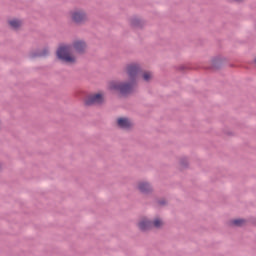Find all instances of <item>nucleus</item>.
I'll return each mask as SVG.
<instances>
[{"label": "nucleus", "mask_w": 256, "mask_h": 256, "mask_svg": "<svg viewBox=\"0 0 256 256\" xmlns=\"http://www.w3.org/2000/svg\"><path fill=\"white\" fill-rule=\"evenodd\" d=\"M87 44L82 40H76L72 45H61L57 50V57L64 61V63H76L77 55L85 53Z\"/></svg>", "instance_id": "nucleus-1"}, {"label": "nucleus", "mask_w": 256, "mask_h": 256, "mask_svg": "<svg viewBox=\"0 0 256 256\" xmlns=\"http://www.w3.org/2000/svg\"><path fill=\"white\" fill-rule=\"evenodd\" d=\"M127 75L130 79L128 83L123 82H111L109 84L110 91H119L122 95L127 93H131L133 91V87H135V83L137 79H139V75H141V69L137 64H131L127 66Z\"/></svg>", "instance_id": "nucleus-2"}, {"label": "nucleus", "mask_w": 256, "mask_h": 256, "mask_svg": "<svg viewBox=\"0 0 256 256\" xmlns=\"http://www.w3.org/2000/svg\"><path fill=\"white\" fill-rule=\"evenodd\" d=\"M138 227L141 231H149V229H153V227H156V229H159L163 227V221L157 218L152 223L151 221L144 218L139 222Z\"/></svg>", "instance_id": "nucleus-3"}, {"label": "nucleus", "mask_w": 256, "mask_h": 256, "mask_svg": "<svg viewBox=\"0 0 256 256\" xmlns=\"http://www.w3.org/2000/svg\"><path fill=\"white\" fill-rule=\"evenodd\" d=\"M70 17L74 23H85L87 21V13L81 9H77L70 12Z\"/></svg>", "instance_id": "nucleus-4"}, {"label": "nucleus", "mask_w": 256, "mask_h": 256, "mask_svg": "<svg viewBox=\"0 0 256 256\" xmlns=\"http://www.w3.org/2000/svg\"><path fill=\"white\" fill-rule=\"evenodd\" d=\"M103 101V94H92L85 98L84 103L88 107L91 105H100V103Z\"/></svg>", "instance_id": "nucleus-5"}, {"label": "nucleus", "mask_w": 256, "mask_h": 256, "mask_svg": "<svg viewBox=\"0 0 256 256\" xmlns=\"http://www.w3.org/2000/svg\"><path fill=\"white\" fill-rule=\"evenodd\" d=\"M117 124L121 127V129H129L133 126V122H131L129 118H119L117 120Z\"/></svg>", "instance_id": "nucleus-6"}, {"label": "nucleus", "mask_w": 256, "mask_h": 256, "mask_svg": "<svg viewBox=\"0 0 256 256\" xmlns=\"http://www.w3.org/2000/svg\"><path fill=\"white\" fill-rule=\"evenodd\" d=\"M138 189L141 193H149L151 191V185L147 182H139Z\"/></svg>", "instance_id": "nucleus-7"}, {"label": "nucleus", "mask_w": 256, "mask_h": 256, "mask_svg": "<svg viewBox=\"0 0 256 256\" xmlns=\"http://www.w3.org/2000/svg\"><path fill=\"white\" fill-rule=\"evenodd\" d=\"M9 25L12 29H19V27L23 25V22H21V20L13 19L9 21Z\"/></svg>", "instance_id": "nucleus-8"}, {"label": "nucleus", "mask_w": 256, "mask_h": 256, "mask_svg": "<svg viewBox=\"0 0 256 256\" xmlns=\"http://www.w3.org/2000/svg\"><path fill=\"white\" fill-rule=\"evenodd\" d=\"M231 225H234L235 227H243V225H245V220L243 219L232 220Z\"/></svg>", "instance_id": "nucleus-9"}, {"label": "nucleus", "mask_w": 256, "mask_h": 256, "mask_svg": "<svg viewBox=\"0 0 256 256\" xmlns=\"http://www.w3.org/2000/svg\"><path fill=\"white\" fill-rule=\"evenodd\" d=\"M142 78L144 81H151V79H153V74L151 72H144Z\"/></svg>", "instance_id": "nucleus-10"}, {"label": "nucleus", "mask_w": 256, "mask_h": 256, "mask_svg": "<svg viewBox=\"0 0 256 256\" xmlns=\"http://www.w3.org/2000/svg\"><path fill=\"white\" fill-rule=\"evenodd\" d=\"M49 54V50L45 49L42 53L39 54L40 57H45V55Z\"/></svg>", "instance_id": "nucleus-11"}, {"label": "nucleus", "mask_w": 256, "mask_h": 256, "mask_svg": "<svg viewBox=\"0 0 256 256\" xmlns=\"http://www.w3.org/2000/svg\"><path fill=\"white\" fill-rule=\"evenodd\" d=\"M160 205H165V202H160Z\"/></svg>", "instance_id": "nucleus-12"}, {"label": "nucleus", "mask_w": 256, "mask_h": 256, "mask_svg": "<svg viewBox=\"0 0 256 256\" xmlns=\"http://www.w3.org/2000/svg\"><path fill=\"white\" fill-rule=\"evenodd\" d=\"M235 1H241V0H235Z\"/></svg>", "instance_id": "nucleus-13"}]
</instances>
